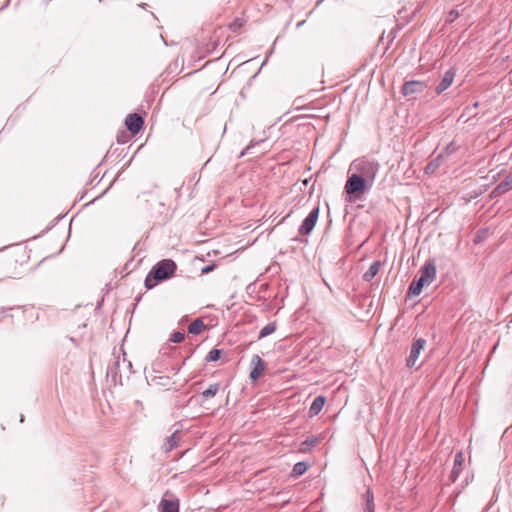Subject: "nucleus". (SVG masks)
<instances>
[{
	"instance_id": "nucleus-1",
	"label": "nucleus",
	"mask_w": 512,
	"mask_h": 512,
	"mask_svg": "<svg viewBox=\"0 0 512 512\" xmlns=\"http://www.w3.org/2000/svg\"><path fill=\"white\" fill-rule=\"evenodd\" d=\"M176 268V263L171 259H163L157 262L145 278V287L152 289L158 282L171 278Z\"/></svg>"
},
{
	"instance_id": "nucleus-2",
	"label": "nucleus",
	"mask_w": 512,
	"mask_h": 512,
	"mask_svg": "<svg viewBox=\"0 0 512 512\" xmlns=\"http://www.w3.org/2000/svg\"><path fill=\"white\" fill-rule=\"evenodd\" d=\"M436 276V266L433 260L427 261L420 269V277L412 281L409 286V294L418 296L423 287L430 284Z\"/></svg>"
},
{
	"instance_id": "nucleus-3",
	"label": "nucleus",
	"mask_w": 512,
	"mask_h": 512,
	"mask_svg": "<svg viewBox=\"0 0 512 512\" xmlns=\"http://www.w3.org/2000/svg\"><path fill=\"white\" fill-rule=\"evenodd\" d=\"M351 169L355 171L354 174L363 176L365 180L373 182L379 170V165L376 162L369 161L365 158L356 159L351 164Z\"/></svg>"
},
{
	"instance_id": "nucleus-4",
	"label": "nucleus",
	"mask_w": 512,
	"mask_h": 512,
	"mask_svg": "<svg viewBox=\"0 0 512 512\" xmlns=\"http://www.w3.org/2000/svg\"><path fill=\"white\" fill-rule=\"evenodd\" d=\"M367 180L359 174H352L349 176L345 184V192L350 202L356 201L360 194H363L366 189Z\"/></svg>"
},
{
	"instance_id": "nucleus-5",
	"label": "nucleus",
	"mask_w": 512,
	"mask_h": 512,
	"mask_svg": "<svg viewBox=\"0 0 512 512\" xmlns=\"http://www.w3.org/2000/svg\"><path fill=\"white\" fill-rule=\"evenodd\" d=\"M320 212V205H317L309 215L304 219L301 226L299 227V234L304 236L309 234L315 227Z\"/></svg>"
},
{
	"instance_id": "nucleus-6",
	"label": "nucleus",
	"mask_w": 512,
	"mask_h": 512,
	"mask_svg": "<svg viewBox=\"0 0 512 512\" xmlns=\"http://www.w3.org/2000/svg\"><path fill=\"white\" fill-rule=\"evenodd\" d=\"M132 363L125 358V353L123 352V358L117 357L113 366L108 368V372L113 374L115 377L119 375L121 378L123 373H131Z\"/></svg>"
},
{
	"instance_id": "nucleus-7",
	"label": "nucleus",
	"mask_w": 512,
	"mask_h": 512,
	"mask_svg": "<svg viewBox=\"0 0 512 512\" xmlns=\"http://www.w3.org/2000/svg\"><path fill=\"white\" fill-rule=\"evenodd\" d=\"M425 345H426V340L423 338L416 339L412 343L411 349H410V354L406 360L407 367L413 368L416 366V362L419 358L421 351L424 349Z\"/></svg>"
},
{
	"instance_id": "nucleus-8",
	"label": "nucleus",
	"mask_w": 512,
	"mask_h": 512,
	"mask_svg": "<svg viewBox=\"0 0 512 512\" xmlns=\"http://www.w3.org/2000/svg\"><path fill=\"white\" fill-rule=\"evenodd\" d=\"M427 88V83L424 81H407L402 86V94L404 96H411L413 94H419L422 93Z\"/></svg>"
},
{
	"instance_id": "nucleus-9",
	"label": "nucleus",
	"mask_w": 512,
	"mask_h": 512,
	"mask_svg": "<svg viewBox=\"0 0 512 512\" xmlns=\"http://www.w3.org/2000/svg\"><path fill=\"white\" fill-rule=\"evenodd\" d=\"M127 129L133 134H137L144 125L143 118L137 113L129 114L125 119Z\"/></svg>"
},
{
	"instance_id": "nucleus-10",
	"label": "nucleus",
	"mask_w": 512,
	"mask_h": 512,
	"mask_svg": "<svg viewBox=\"0 0 512 512\" xmlns=\"http://www.w3.org/2000/svg\"><path fill=\"white\" fill-rule=\"evenodd\" d=\"M251 365L253 368L250 372V379L252 381H256L263 375L266 365L259 355H254L252 357Z\"/></svg>"
},
{
	"instance_id": "nucleus-11",
	"label": "nucleus",
	"mask_w": 512,
	"mask_h": 512,
	"mask_svg": "<svg viewBox=\"0 0 512 512\" xmlns=\"http://www.w3.org/2000/svg\"><path fill=\"white\" fill-rule=\"evenodd\" d=\"M455 74H456V72L453 68L448 69L444 73L440 83L436 86V89H435V91L438 95L443 93L445 90H447L451 86V84L454 81Z\"/></svg>"
},
{
	"instance_id": "nucleus-12",
	"label": "nucleus",
	"mask_w": 512,
	"mask_h": 512,
	"mask_svg": "<svg viewBox=\"0 0 512 512\" xmlns=\"http://www.w3.org/2000/svg\"><path fill=\"white\" fill-rule=\"evenodd\" d=\"M463 462H464V454L462 451H459L455 454L453 468L450 473V480L452 482H455L458 479V477L462 471Z\"/></svg>"
},
{
	"instance_id": "nucleus-13",
	"label": "nucleus",
	"mask_w": 512,
	"mask_h": 512,
	"mask_svg": "<svg viewBox=\"0 0 512 512\" xmlns=\"http://www.w3.org/2000/svg\"><path fill=\"white\" fill-rule=\"evenodd\" d=\"M161 512H179V500L177 498L166 499L165 497L160 502Z\"/></svg>"
},
{
	"instance_id": "nucleus-14",
	"label": "nucleus",
	"mask_w": 512,
	"mask_h": 512,
	"mask_svg": "<svg viewBox=\"0 0 512 512\" xmlns=\"http://www.w3.org/2000/svg\"><path fill=\"white\" fill-rule=\"evenodd\" d=\"M180 436L178 434V431H175L171 436H169L166 439V443L164 445V451L170 452L174 448H176L179 445L180 442Z\"/></svg>"
},
{
	"instance_id": "nucleus-15",
	"label": "nucleus",
	"mask_w": 512,
	"mask_h": 512,
	"mask_svg": "<svg viewBox=\"0 0 512 512\" xmlns=\"http://www.w3.org/2000/svg\"><path fill=\"white\" fill-rule=\"evenodd\" d=\"M444 157L445 155H443V153H439L436 158H434L426 165L425 172L427 174L434 173L440 167Z\"/></svg>"
},
{
	"instance_id": "nucleus-16",
	"label": "nucleus",
	"mask_w": 512,
	"mask_h": 512,
	"mask_svg": "<svg viewBox=\"0 0 512 512\" xmlns=\"http://www.w3.org/2000/svg\"><path fill=\"white\" fill-rule=\"evenodd\" d=\"M380 266V261L373 262L368 270L363 274V279L367 282L371 281L378 274Z\"/></svg>"
},
{
	"instance_id": "nucleus-17",
	"label": "nucleus",
	"mask_w": 512,
	"mask_h": 512,
	"mask_svg": "<svg viewBox=\"0 0 512 512\" xmlns=\"http://www.w3.org/2000/svg\"><path fill=\"white\" fill-rule=\"evenodd\" d=\"M205 329V323L202 318L195 319L188 327L190 334L198 335Z\"/></svg>"
},
{
	"instance_id": "nucleus-18",
	"label": "nucleus",
	"mask_w": 512,
	"mask_h": 512,
	"mask_svg": "<svg viewBox=\"0 0 512 512\" xmlns=\"http://www.w3.org/2000/svg\"><path fill=\"white\" fill-rule=\"evenodd\" d=\"M219 389L220 383H213L201 393V398L203 400H208L214 397L218 393Z\"/></svg>"
},
{
	"instance_id": "nucleus-19",
	"label": "nucleus",
	"mask_w": 512,
	"mask_h": 512,
	"mask_svg": "<svg viewBox=\"0 0 512 512\" xmlns=\"http://www.w3.org/2000/svg\"><path fill=\"white\" fill-rule=\"evenodd\" d=\"M308 467H309V464L305 461L297 462L293 467L291 476L294 478H297V477L303 475L308 470Z\"/></svg>"
},
{
	"instance_id": "nucleus-20",
	"label": "nucleus",
	"mask_w": 512,
	"mask_h": 512,
	"mask_svg": "<svg viewBox=\"0 0 512 512\" xmlns=\"http://www.w3.org/2000/svg\"><path fill=\"white\" fill-rule=\"evenodd\" d=\"M365 502L364 512H375L374 495L370 489L365 493Z\"/></svg>"
},
{
	"instance_id": "nucleus-21",
	"label": "nucleus",
	"mask_w": 512,
	"mask_h": 512,
	"mask_svg": "<svg viewBox=\"0 0 512 512\" xmlns=\"http://www.w3.org/2000/svg\"><path fill=\"white\" fill-rule=\"evenodd\" d=\"M276 330V322H270L266 326H264L259 333L258 339L265 338L272 333H274Z\"/></svg>"
},
{
	"instance_id": "nucleus-22",
	"label": "nucleus",
	"mask_w": 512,
	"mask_h": 512,
	"mask_svg": "<svg viewBox=\"0 0 512 512\" xmlns=\"http://www.w3.org/2000/svg\"><path fill=\"white\" fill-rule=\"evenodd\" d=\"M318 443L317 437L307 438L305 441L301 443L300 450L306 452L310 450L311 447H314Z\"/></svg>"
},
{
	"instance_id": "nucleus-23",
	"label": "nucleus",
	"mask_w": 512,
	"mask_h": 512,
	"mask_svg": "<svg viewBox=\"0 0 512 512\" xmlns=\"http://www.w3.org/2000/svg\"><path fill=\"white\" fill-rule=\"evenodd\" d=\"M320 413V395L319 396H316L310 406V409H309V415L312 417V416H315V415H318Z\"/></svg>"
},
{
	"instance_id": "nucleus-24",
	"label": "nucleus",
	"mask_w": 512,
	"mask_h": 512,
	"mask_svg": "<svg viewBox=\"0 0 512 512\" xmlns=\"http://www.w3.org/2000/svg\"><path fill=\"white\" fill-rule=\"evenodd\" d=\"M221 354H222V350L214 348L211 351H209V353L207 354L205 360L207 362H215V361L220 359Z\"/></svg>"
},
{
	"instance_id": "nucleus-25",
	"label": "nucleus",
	"mask_w": 512,
	"mask_h": 512,
	"mask_svg": "<svg viewBox=\"0 0 512 512\" xmlns=\"http://www.w3.org/2000/svg\"><path fill=\"white\" fill-rule=\"evenodd\" d=\"M245 24V20L241 18H236L232 23L229 24V29L237 33Z\"/></svg>"
},
{
	"instance_id": "nucleus-26",
	"label": "nucleus",
	"mask_w": 512,
	"mask_h": 512,
	"mask_svg": "<svg viewBox=\"0 0 512 512\" xmlns=\"http://www.w3.org/2000/svg\"><path fill=\"white\" fill-rule=\"evenodd\" d=\"M459 17V12L456 9L450 10L445 18V24L453 23Z\"/></svg>"
},
{
	"instance_id": "nucleus-27",
	"label": "nucleus",
	"mask_w": 512,
	"mask_h": 512,
	"mask_svg": "<svg viewBox=\"0 0 512 512\" xmlns=\"http://www.w3.org/2000/svg\"><path fill=\"white\" fill-rule=\"evenodd\" d=\"M184 338L185 334L183 332L176 331L171 335L170 341L173 343H180L184 340Z\"/></svg>"
},
{
	"instance_id": "nucleus-28",
	"label": "nucleus",
	"mask_w": 512,
	"mask_h": 512,
	"mask_svg": "<svg viewBox=\"0 0 512 512\" xmlns=\"http://www.w3.org/2000/svg\"><path fill=\"white\" fill-rule=\"evenodd\" d=\"M510 188H512V179L511 182H508V180H503L496 188L499 192H506Z\"/></svg>"
},
{
	"instance_id": "nucleus-29",
	"label": "nucleus",
	"mask_w": 512,
	"mask_h": 512,
	"mask_svg": "<svg viewBox=\"0 0 512 512\" xmlns=\"http://www.w3.org/2000/svg\"><path fill=\"white\" fill-rule=\"evenodd\" d=\"M456 150H457V146L455 145L454 142H451L445 147V149L442 153H443V155L445 154L446 156H448L449 154L455 152Z\"/></svg>"
},
{
	"instance_id": "nucleus-30",
	"label": "nucleus",
	"mask_w": 512,
	"mask_h": 512,
	"mask_svg": "<svg viewBox=\"0 0 512 512\" xmlns=\"http://www.w3.org/2000/svg\"><path fill=\"white\" fill-rule=\"evenodd\" d=\"M258 142H256L257 144ZM255 146L254 142H251L249 145L245 147V149L241 152L240 157H243L245 155H248L250 153L251 148Z\"/></svg>"
},
{
	"instance_id": "nucleus-31",
	"label": "nucleus",
	"mask_w": 512,
	"mask_h": 512,
	"mask_svg": "<svg viewBox=\"0 0 512 512\" xmlns=\"http://www.w3.org/2000/svg\"><path fill=\"white\" fill-rule=\"evenodd\" d=\"M214 268H215V264L207 265L202 268L201 273L208 274L209 272L213 271Z\"/></svg>"
},
{
	"instance_id": "nucleus-32",
	"label": "nucleus",
	"mask_w": 512,
	"mask_h": 512,
	"mask_svg": "<svg viewBox=\"0 0 512 512\" xmlns=\"http://www.w3.org/2000/svg\"><path fill=\"white\" fill-rule=\"evenodd\" d=\"M483 238H484V235H483L482 231H479L474 238V243L475 244L480 243L483 240Z\"/></svg>"
},
{
	"instance_id": "nucleus-33",
	"label": "nucleus",
	"mask_w": 512,
	"mask_h": 512,
	"mask_svg": "<svg viewBox=\"0 0 512 512\" xmlns=\"http://www.w3.org/2000/svg\"><path fill=\"white\" fill-rule=\"evenodd\" d=\"M479 106V102H475L472 107H467V110H471L472 108H477Z\"/></svg>"
},
{
	"instance_id": "nucleus-34",
	"label": "nucleus",
	"mask_w": 512,
	"mask_h": 512,
	"mask_svg": "<svg viewBox=\"0 0 512 512\" xmlns=\"http://www.w3.org/2000/svg\"><path fill=\"white\" fill-rule=\"evenodd\" d=\"M304 22H305L304 20H303V21L298 22V23H297V27L302 26V25L304 24Z\"/></svg>"
},
{
	"instance_id": "nucleus-35",
	"label": "nucleus",
	"mask_w": 512,
	"mask_h": 512,
	"mask_svg": "<svg viewBox=\"0 0 512 512\" xmlns=\"http://www.w3.org/2000/svg\"><path fill=\"white\" fill-rule=\"evenodd\" d=\"M504 180H508V182H511V180H512V176H511V175H510V176H507Z\"/></svg>"
},
{
	"instance_id": "nucleus-36",
	"label": "nucleus",
	"mask_w": 512,
	"mask_h": 512,
	"mask_svg": "<svg viewBox=\"0 0 512 512\" xmlns=\"http://www.w3.org/2000/svg\"><path fill=\"white\" fill-rule=\"evenodd\" d=\"M321 403H322V407H323L325 405V398L324 397H322Z\"/></svg>"
},
{
	"instance_id": "nucleus-37",
	"label": "nucleus",
	"mask_w": 512,
	"mask_h": 512,
	"mask_svg": "<svg viewBox=\"0 0 512 512\" xmlns=\"http://www.w3.org/2000/svg\"><path fill=\"white\" fill-rule=\"evenodd\" d=\"M511 74H512V70H511Z\"/></svg>"
}]
</instances>
